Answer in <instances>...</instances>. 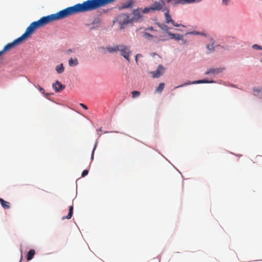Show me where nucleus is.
Masks as SVG:
<instances>
[{
	"label": "nucleus",
	"mask_w": 262,
	"mask_h": 262,
	"mask_svg": "<svg viewBox=\"0 0 262 262\" xmlns=\"http://www.w3.org/2000/svg\"><path fill=\"white\" fill-rule=\"evenodd\" d=\"M115 1L88 0L82 4L79 3L73 6L68 7L56 13L43 16L37 21L32 23L27 27L25 33L19 38L23 41L30 37L36 29L46 25L52 21L64 18L74 14L94 10L101 7L105 6Z\"/></svg>",
	"instance_id": "1"
},
{
	"label": "nucleus",
	"mask_w": 262,
	"mask_h": 262,
	"mask_svg": "<svg viewBox=\"0 0 262 262\" xmlns=\"http://www.w3.org/2000/svg\"><path fill=\"white\" fill-rule=\"evenodd\" d=\"M107 50L111 53L114 52H119L120 55L122 56L128 62H130L129 57L132 54L129 46H127L123 44L119 45H114L107 48Z\"/></svg>",
	"instance_id": "2"
},
{
	"label": "nucleus",
	"mask_w": 262,
	"mask_h": 262,
	"mask_svg": "<svg viewBox=\"0 0 262 262\" xmlns=\"http://www.w3.org/2000/svg\"><path fill=\"white\" fill-rule=\"evenodd\" d=\"M21 42H22L21 40L19 37V38L15 39L13 42L8 43L4 47L3 50L0 51V56L3 55L4 52L10 50L11 49L14 48V47L18 45Z\"/></svg>",
	"instance_id": "3"
},
{
	"label": "nucleus",
	"mask_w": 262,
	"mask_h": 262,
	"mask_svg": "<svg viewBox=\"0 0 262 262\" xmlns=\"http://www.w3.org/2000/svg\"><path fill=\"white\" fill-rule=\"evenodd\" d=\"M165 72V68L161 64H159L157 69L151 72L152 74V77L154 78H157L160 77L161 76L163 75Z\"/></svg>",
	"instance_id": "4"
},
{
	"label": "nucleus",
	"mask_w": 262,
	"mask_h": 262,
	"mask_svg": "<svg viewBox=\"0 0 262 262\" xmlns=\"http://www.w3.org/2000/svg\"><path fill=\"white\" fill-rule=\"evenodd\" d=\"M213 81H208L207 80H199L194 81L192 82L191 81H187L185 83H184L182 84H181L180 85L177 86L174 88V89H178L179 88L183 87L188 85L192 84H200V83H213Z\"/></svg>",
	"instance_id": "5"
},
{
	"label": "nucleus",
	"mask_w": 262,
	"mask_h": 262,
	"mask_svg": "<svg viewBox=\"0 0 262 262\" xmlns=\"http://www.w3.org/2000/svg\"><path fill=\"white\" fill-rule=\"evenodd\" d=\"M164 5L163 1L156 2L150 6V9L153 10H161L163 9Z\"/></svg>",
	"instance_id": "6"
},
{
	"label": "nucleus",
	"mask_w": 262,
	"mask_h": 262,
	"mask_svg": "<svg viewBox=\"0 0 262 262\" xmlns=\"http://www.w3.org/2000/svg\"><path fill=\"white\" fill-rule=\"evenodd\" d=\"M168 34L169 36H170V38L171 39H174L176 40H182L183 42V44H185L186 42V41L184 39L183 36L182 35L173 34L170 32H168Z\"/></svg>",
	"instance_id": "7"
},
{
	"label": "nucleus",
	"mask_w": 262,
	"mask_h": 262,
	"mask_svg": "<svg viewBox=\"0 0 262 262\" xmlns=\"http://www.w3.org/2000/svg\"><path fill=\"white\" fill-rule=\"evenodd\" d=\"M52 86L56 92H61L65 88V85L62 84L61 83L58 81H56L55 83H54Z\"/></svg>",
	"instance_id": "8"
},
{
	"label": "nucleus",
	"mask_w": 262,
	"mask_h": 262,
	"mask_svg": "<svg viewBox=\"0 0 262 262\" xmlns=\"http://www.w3.org/2000/svg\"><path fill=\"white\" fill-rule=\"evenodd\" d=\"M119 23L121 25H126L129 23L128 16L126 14H121L118 17Z\"/></svg>",
	"instance_id": "9"
},
{
	"label": "nucleus",
	"mask_w": 262,
	"mask_h": 262,
	"mask_svg": "<svg viewBox=\"0 0 262 262\" xmlns=\"http://www.w3.org/2000/svg\"><path fill=\"white\" fill-rule=\"evenodd\" d=\"M224 68H212L209 69L207 72L205 73L206 75L212 74L213 75H217L223 72Z\"/></svg>",
	"instance_id": "10"
},
{
	"label": "nucleus",
	"mask_w": 262,
	"mask_h": 262,
	"mask_svg": "<svg viewBox=\"0 0 262 262\" xmlns=\"http://www.w3.org/2000/svg\"><path fill=\"white\" fill-rule=\"evenodd\" d=\"M0 203L1 204L2 206L5 209H8L10 208V203L7 202L3 200L2 198H0Z\"/></svg>",
	"instance_id": "11"
},
{
	"label": "nucleus",
	"mask_w": 262,
	"mask_h": 262,
	"mask_svg": "<svg viewBox=\"0 0 262 262\" xmlns=\"http://www.w3.org/2000/svg\"><path fill=\"white\" fill-rule=\"evenodd\" d=\"M73 212V205H71L69 208V212L68 214L66 216H63L62 219L64 220L66 219H70L72 216Z\"/></svg>",
	"instance_id": "12"
},
{
	"label": "nucleus",
	"mask_w": 262,
	"mask_h": 262,
	"mask_svg": "<svg viewBox=\"0 0 262 262\" xmlns=\"http://www.w3.org/2000/svg\"><path fill=\"white\" fill-rule=\"evenodd\" d=\"M69 64L70 67L76 66L78 64V61L77 58H71L69 61Z\"/></svg>",
	"instance_id": "13"
},
{
	"label": "nucleus",
	"mask_w": 262,
	"mask_h": 262,
	"mask_svg": "<svg viewBox=\"0 0 262 262\" xmlns=\"http://www.w3.org/2000/svg\"><path fill=\"white\" fill-rule=\"evenodd\" d=\"M35 250L32 249L29 250V251L28 252L27 255V259L28 260H30L32 259L33 257L34 254H35Z\"/></svg>",
	"instance_id": "14"
},
{
	"label": "nucleus",
	"mask_w": 262,
	"mask_h": 262,
	"mask_svg": "<svg viewBox=\"0 0 262 262\" xmlns=\"http://www.w3.org/2000/svg\"><path fill=\"white\" fill-rule=\"evenodd\" d=\"M64 70V68L63 67V64L61 63L56 67V71H57V73L58 74H61L63 72Z\"/></svg>",
	"instance_id": "15"
},
{
	"label": "nucleus",
	"mask_w": 262,
	"mask_h": 262,
	"mask_svg": "<svg viewBox=\"0 0 262 262\" xmlns=\"http://www.w3.org/2000/svg\"><path fill=\"white\" fill-rule=\"evenodd\" d=\"M211 43L207 45L206 46V48L210 51H213L214 50V44L215 41L212 38H211Z\"/></svg>",
	"instance_id": "16"
},
{
	"label": "nucleus",
	"mask_w": 262,
	"mask_h": 262,
	"mask_svg": "<svg viewBox=\"0 0 262 262\" xmlns=\"http://www.w3.org/2000/svg\"><path fill=\"white\" fill-rule=\"evenodd\" d=\"M165 18H166V21L167 23H172L173 20H172L171 18V16L169 14L168 12H167L165 14Z\"/></svg>",
	"instance_id": "17"
},
{
	"label": "nucleus",
	"mask_w": 262,
	"mask_h": 262,
	"mask_svg": "<svg viewBox=\"0 0 262 262\" xmlns=\"http://www.w3.org/2000/svg\"><path fill=\"white\" fill-rule=\"evenodd\" d=\"M164 85L165 84L164 83H160L158 88H157L156 91L157 92L161 93L164 88Z\"/></svg>",
	"instance_id": "18"
},
{
	"label": "nucleus",
	"mask_w": 262,
	"mask_h": 262,
	"mask_svg": "<svg viewBox=\"0 0 262 262\" xmlns=\"http://www.w3.org/2000/svg\"><path fill=\"white\" fill-rule=\"evenodd\" d=\"M143 36L147 39H149L150 38H153L154 37V36L152 35H151L150 34L147 33V32H144L143 33Z\"/></svg>",
	"instance_id": "19"
},
{
	"label": "nucleus",
	"mask_w": 262,
	"mask_h": 262,
	"mask_svg": "<svg viewBox=\"0 0 262 262\" xmlns=\"http://www.w3.org/2000/svg\"><path fill=\"white\" fill-rule=\"evenodd\" d=\"M132 97L133 98H135L140 96V92L139 91H134L132 92Z\"/></svg>",
	"instance_id": "20"
},
{
	"label": "nucleus",
	"mask_w": 262,
	"mask_h": 262,
	"mask_svg": "<svg viewBox=\"0 0 262 262\" xmlns=\"http://www.w3.org/2000/svg\"><path fill=\"white\" fill-rule=\"evenodd\" d=\"M180 2L182 4H185V3H192L195 2V0H181Z\"/></svg>",
	"instance_id": "21"
},
{
	"label": "nucleus",
	"mask_w": 262,
	"mask_h": 262,
	"mask_svg": "<svg viewBox=\"0 0 262 262\" xmlns=\"http://www.w3.org/2000/svg\"><path fill=\"white\" fill-rule=\"evenodd\" d=\"M160 28H161L162 30L166 31L167 32H168L169 29V28L166 25H160Z\"/></svg>",
	"instance_id": "22"
},
{
	"label": "nucleus",
	"mask_w": 262,
	"mask_h": 262,
	"mask_svg": "<svg viewBox=\"0 0 262 262\" xmlns=\"http://www.w3.org/2000/svg\"><path fill=\"white\" fill-rule=\"evenodd\" d=\"M252 48L256 50H261L262 49V48L260 46L257 45H253Z\"/></svg>",
	"instance_id": "23"
},
{
	"label": "nucleus",
	"mask_w": 262,
	"mask_h": 262,
	"mask_svg": "<svg viewBox=\"0 0 262 262\" xmlns=\"http://www.w3.org/2000/svg\"><path fill=\"white\" fill-rule=\"evenodd\" d=\"M88 172H89V171L88 170H84L82 172L81 177H85V176H86L88 174Z\"/></svg>",
	"instance_id": "24"
},
{
	"label": "nucleus",
	"mask_w": 262,
	"mask_h": 262,
	"mask_svg": "<svg viewBox=\"0 0 262 262\" xmlns=\"http://www.w3.org/2000/svg\"><path fill=\"white\" fill-rule=\"evenodd\" d=\"M172 25L173 26H175V27H179L180 26H182V27H184L183 25H179L178 24V23H176L174 22V21H172V22L171 23Z\"/></svg>",
	"instance_id": "25"
},
{
	"label": "nucleus",
	"mask_w": 262,
	"mask_h": 262,
	"mask_svg": "<svg viewBox=\"0 0 262 262\" xmlns=\"http://www.w3.org/2000/svg\"><path fill=\"white\" fill-rule=\"evenodd\" d=\"M38 88H39V91H40L41 93H42V94H45V90H44V89H43L42 88L40 87L39 85H38Z\"/></svg>",
	"instance_id": "26"
},
{
	"label": "nucleus",
	"mask_w": 262,
	"mask_h": 262,
	"mask_svg": "<svg viewBox=\"0 0 262 262\" xmlns=\"http://www.w3.org/2000/svg\"><path fill=\"white\" fill-rule=\"evenodd\" d=\"M154 31V28L152 27H149L145 29V31Z\"/></svg>",
	"instance_id": "27"
},
{
	"label": "nucleus",
	"mask_w": 262,
	"mask_h": 262,
	"mask_svg": "<svg viewBox=\"0 0 262 262\" xmlns=\"http://www.w3.org/2000/svg\"><path fill=\"white\" fill-rule=\"evenodd\" d=\"M229 0H223V4L227 6Z\"/></svg>",
	"instance_id": "28"
},
{
	"label": "nucleus",
	"mask_w": 262,
	"mask_h": 262,
	"mask_svg": "<svg viewBox=\"0 0 262 262\" xmlns=\"http://www.w3.org/2000/svg\"><path fill=\"white\" fill-rule=\"evenodd\" d=\"M138 56H141V54H137L136 55V56H135V60H136V61L137 64H138Z\"/></svg>",
	"instance_id": "29"
},
{
	"label": "nucleus",
	"mask_w": 262,
	"mask_h": 262,
	"mask_svg": "<svg viewBox=\"0 0 262 262\" xmlns=\"http://www.w3.org/2000/svg\"><path fill=\"white\" fill-rule=\"evenodd\" d=\"M80 106H82V107H83L84 108H85V110H87V109H88L87 106H86L85 105H84V104H82V103H80Z\"/></svg>",
	"instance_id": "30"
},
{
	"label": "nucleus",
	"mask_w": 262,
	"mask_h": 262,
	"mask_svg": "<svg viewBox=\"0 0 262 262\" xmlns=\"http://www.w3.org/2000/svg\"><path fill=\"white\" fill-rule=\"evenodd\" d=\"M149 9H150V8H145L143 10V12L144 13H146L148 11Z\"/></svg>",
	"instance_id": "31"
},
{
	"label": "nucleus",
	"mask_w": 262,
	"mask_h": 262,
	"mask_svg": "<svg viewBox=\"0 0 262 262\" xmlns=\"http://www.w3.org/2000/svg\"><path fill=\"white\" fill-rule=\"evenodd\" d=\"M95 149V147L94 148V149L93 150V152H92V159H93L94 152Z\"/></svg>",
	"instance_id": "32"
},
{
	"label": "nucleus",
	"mask_w": 262,
	"mask_h": 262,
	"mask_svg": "<svg viewBox=\"0 0 262 262\" xmlns=\"http://www.w3.org/2000/svg\"><path fill=\"white\" fill-rule=\"evenodd\" d=\"M68 53H70L72 52V50L71 49H69L67 51Z\"/></svg>",
	"instance_id": "33"
},
{
	"label": "nucleus",
	"mask_w": 262,
	"mask_h": 262,
	"mask_svg": "<svg viewBox=\"0 0 262 262\" xmlns=\"http://www.w3.org/2000/svg\"><path fill=\"white\" fill-rule=\"evenodd\" d=\"M254 91L256 92L257 93H259L260 92V91L259 90H257V89L256 90L254 89Z\"/></svg>",
	"instance_id": "34"
},
{
	"label": "nucleus",
	"mask_w": 262,
	"mask_h": 262,
	"mask_svg": "<svg viewBox=\"0 0 262 262\" xmlns=\"http://www.w3.org/2000/svg\"><path fill=\"white\" fill-rule=\"evenodd\" d=\"M190 34H199L198 32L195 33V32H190Z\"/></svg>",
	"instance_id": "35"
},
{
	"label": "nucleus",
	"mask_w": 262,
	"mask_h": 262,
	"mask_svg": "<svg viewBox=\"0 0 262 262\" xmlns=\"http://www.w3.org/2000/svg\"><path fill=\"white\" fill-rule=\"evenodd\" d=\"M22 259H23V255H21V258H20V259L19 262H21Z\"/></svg>",
	"instance_id": "36"
},
{
	"label": "nucleus",
	"mask_w": 262,
	"mask_h": 262,
	"mask_svg": "<svg viewBox=\"0 0 262 262\" xmlns=\"http://www.w3.org/2000/svg\"><path fill=\"white\" fill-rule=\"evenodd\" d=\"M168 3L171 2L172 0H166Z\"/></svg>",
	"instance_id": "37"
},
{
	"label": "nucleus",
	"mask_w": 262,
	"mask_h": 262,
	"mask_svg": "<svg viewBox=\"0 0 262 262\" xmlns=\"http://www.w3.org/2000/svg\"><path fill=\"white\" fill-rule=\"evenodd\" d=\"M200 34H201L202 35H205L204 33H200Z\"/></svg>",
	"instance_id": "38"
},
{
	"label": "nucleus",
	"mask_w": 262,
	"mask_h": 262,
	"mask_svg": "<svg viewBox=\"0 0 262 262\" xmlns=\"http://www.w3.org/2000/svg\"><path fill=\"white\" fill-rule=\"evenodd\" d=\"M142 55L141 54V56H138V57H142Z\"/></svg>",
	"instance_id": "39"
}]
</instances>
